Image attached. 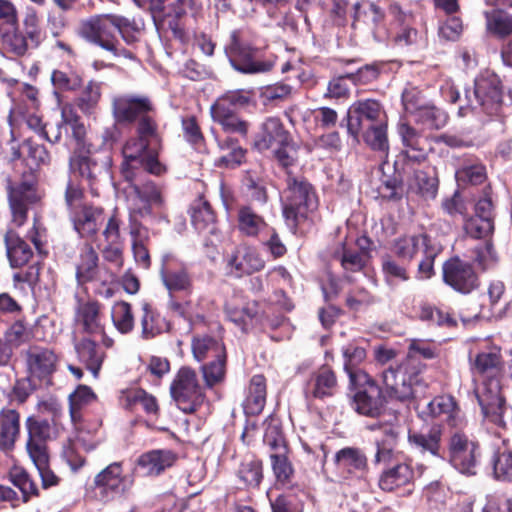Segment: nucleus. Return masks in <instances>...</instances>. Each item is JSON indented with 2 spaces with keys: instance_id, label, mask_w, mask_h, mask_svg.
<instances>
[{
  "instance_id": "1",
  "label": "nucleus",
  "mask_w": 512,
  "mask_h": 512,
  "mask_svg": "<svg viewBox=\"0 0 512 512\" xmlns=\"http://www.w3.org/2000/svg\"><path fill=\"white\" fill-rule=\"evenodd\" d=\"M470 371L475 384V394L483 414L501 416L504 399L501 391V377L504 364L500 350L492 348L470 357Z\"/></svg>"
},
{
  "instance_id": "2",
  "label": "nucleus",
  "mask_w": 512,
  "mask_h": 512,
  "mask_svg": "<svg viewBox=\"0 0 512 512\" xmlns=\"http://www.w3.org/2000/svg\"><path fill=\"white\" fill-rule=\"evenodd\" d=\"M254 144L261 152L271 150L283 167L291 166L297 158V150L290 133L276 117H269L261 124Z\"/></svg>"
},
{
  "instance_id": "3",
  "label": "nucleus",
  "mask_w": 512,
  "mask_h": 512,
  "mask_svg": "<svg viewBox=\"0 0 512 512\" xmlns=\"http://www.w3.org/2000/svg\"><path fill=\"white\" fill-rule=\"evenodd\" d=\"M420 372L419 365L402 359L382 372V389L391 400H410L414 397V386L419 382Z\"/></svg>"
},
{
  "instance_id": "4",
  "label": "nucleus",
  "mask_w": 512,
  "mask_h": 512,
  "mask_svg": "<svg viewBox=\"0 0 512 512\" xmlns=\"http://www.w3.org/2000/svg\"><path fill=\"white\" fill-rule=\"evenodd\" d=\"M481 460V448L477 441L461 431L453 432L448 440V461L459 473L466 476L477 474Z\"/></svg>"
},
{
  "instance_id": "5",
  "label": "nucleus",
  "mask_w": 512,
  "mask_h": 512,
  "mask_svg": "<svg viewBox=\"0 0 512 512\" xmlns=\"http://www.w3.org/2000/svg\"><path fill=\"white\" fill-rule=\"evenodd\" d=\"M170 394L178 408L185 413H193L203 403L204 392L196 372L182 367L170 385Z\"/></svg>"
},
{
  "instance_id": "6",
  "label": "nucleus",
  "mask_w": 512,
  "mask_h": 512,
  "mask_svg": "<svg viewBox=\"0 0 512 512\" xmlns=\"http://www.w3.org/2000/svg\"><path fill=\"white\" fill-rule=\"evenodd\" d=\"M158 149L147 141L138 137L129 139L123 149L122 154L124 162L122 172L126 178H129V169L144 167L152 174L159 175L164 170L158 161Z\"/></svg>"
},
{
  "instance_id": "7",
  "label": "nucleus",
  "mask_w": 512,
  "mask_h": 512,
  "mask_svg": "<svg viewBox=\"0 0 512 512\" xmlns=\"http://www.w3.org/2000/svg\"><path fill=\"white\" fill-rule=\"evenodd\" d=\"M225 53L231 66L244 74L265 73L275 64L274 58L258 59L249 46L240 42L237 31L230 34V43L225 47Z\"/></svg>"
},
{
  "instance_id": "8",
  "label": "nucleus",
  "mask_w": 512,
  "mask_h": 512,
  "mask_svg": "<svg viewBox=\"0 0 512 512\" xmlns=\"http://www.w3.org/2000/svg\"><path fill=\"white\" fill-rule=\"evenodd\" d=\"M115 15H97L82 22L80 27L81 35L88 41L93 42L103 49L112 52L115 56L123 55L130 58L131 53L117 49L115 36Z\"/></svg>"
},
{
  "instance_id": "9",
  "label": "nucleus",
  "mask_w": 512,
  "mask_h": 512,
  "mask_svg": "<svg viewBox=\"0 0 512 512\" xmlns=\"http://www.w3.org/2000/svg\"><path fill=\"white\" fill-rule=\"evenodd\" d=\"M26 442L25 449L29 458H35L40 465L48 451V441L56 434L55 426L47 419L29 416L25 420Z\"/></svg>"
},
{
  "instance_id": "10",
  "label": "nucleus",
  "mask_w": 512,
  "mask_h": 512,
  "mask_svg": "<svg viewBox=\"0 0 512 512\" xmlns=\"http://www.w3.org/2000/svg\"><path fill=\"white\" fill-rule=\"evenodd\" d=\"M132 480L123 474L122 462H113L96 474L95 496L104 503L124 495L131 487Z\"/></svg>"
},
{
  "instance_id": "11",
  "label": "nucleus",
  "mask_w": 512,
  "mask_h": 512,
  "mask_svg": "<svg viewBox=\"0 0 512 512\" xmlns=\"http://www.w3.org/2000/svg\"><path fill=\"white\" fill-rule=\"evenodd\" d=\"M386 121L381 104L373 99L354 102L347 113V131L356 143L363 128Z\"/></svg>"
},
{
  "instance_id": "12",
  "label": "nucleus",
  "mask_w": 512,
  "mask_h": 512,
  "mask_svg": "<svg viewBox=\"0 0 512 512\" xmlns=\"http://www.w3.org/2000/svg\"><path fill=\"white\" fill-rule=\"evenodd\" d=\"M265 261L257 250L251 246L240 244L224 257V270L227 276L240 279L261 271Z\"/></svg>"
},
{
  "instance_id": "13",
  "label": "nucleus",
  "mask_w": 512,
  "mask_h": 512,
  "mask_svg": "<svg viewBox=\"0 0 512 512\" xmlns=\"http://www.w3.org/2000/svg\"><path fill=\"white\" fill-rule=\"evenodd\" d=\"M442 273L444 283L456 292L469 294L479 286V279L473 266L458 257L445 261Z\"/></svg>"
},
{
  "instance_id": "14",
  "label": "nucleus",
  "mask_w": 512,
  "mask_h": 512,
  "mask_svg": "<svg viewBox=\"0 0 512 512\" xmlns=\"http://www.w3.org/2000/svg\"><path fill=\"white\" fill-rule=\"evenodd\" d=\"M82 194H66V202L71 207V220L80 237H92L99 230L103 209L88 204H75Z\"/></svg>"
},
{
  "instance_id": "15",
  "label": "nucleus",
  "mask_w": 512,
  "mask_h": 512,
  "mask_svg": "<svg viewBox=\"0 0 512 512\" xmlns=\"http://www.w3.org/2000/svg\"><path fill=\"white\" fill-rule=\"evenodd\" d=\"M112 115L117 123H133L143 115L152 113L154 105L149 97L121 94L112 98Z\"/></svg>"
},
{
  "instance_id": "16",
  "label": "nucleus",
  "mask_w": 512,
  "mask_h": 512,
  "mask_svg": "<svg viewBox=\"0 0 512 512\" xmlns=\"http://www.w3.org/2000/svg\"><path fill=\"white\" fill-rule=\"evenodd\" d=\"M474 96L486 113H496L502 101V87L499 77L489 71L480 74L475 79Z\"/></svg>"
},
{
  "instance_id": "17",
  "label": "nucleus",
  "mask_w": 512,
  "mask_h": 512,
  "mask_svg": "<svg viewBox=\"0 0 512 512\" xmlns=\"http://www.w3.org/2000/svg\"><path fill=\"white\" fill-rule=\"evenodd\" d=\"M334 463L344 479L362 478L368 471V460L363 450L344 447L334 455Z\"/></svg>"
},
{
  "instance_id": "18",
  "label": "nucleus",
  "mask_w": 512,
  "mask_h": 512,
  "mask_svg": "<svg viewBox=\"0 0 512 512\" xmlns=\"http://www.w3.org/2000/svg\"><path fill=\"white\" fill-rule=\"evenodd\" d=\"M388 396L378 385H370L359 389L353 396L352 408L361 415L368 417L379 416L387 402Z\"/></svg>"
},
{
  "instance_id": "19",
  "label": "nucleus",
  "mask_w": 512,
  "mask_h": 512,
  "mask_svg": "<svg viewBox=\"0 0 512 512\" xmlns=\"http://www.w3.org/2000/svg\"><path fill=\"white\" fill-rule=\"evenodd\" d=\"M26 363L30 377L41 380L55 371L57 356L52 349L35 345L26 351Z\"/></svg>"
},
{
  "instance_id": "20",
  "label": "nucleus",
  "mask_w": 512,
  "mask_h": 512,
  "mask_svg": "<svg viewBox=\"0 0 512 512\" xmlns=\"http://www.w3.org/2000/svg\"><path fill=\"white\" fill-rule=\"evenodd\" d=\"M74 321L82 333L87 335L104 333L101 305L97 301L79 302L75 310Z\"/></svg>"
},
{
  "instance_id": "21",
  "label": "nucleus",
  "mask_w": 512,
  "mask_h": 512,
  "mask_svg": "<svg viewBox=\"0 0 512 512\" xmlns=\"http://www.w3.org/2000/svg\"><path fill=\"white\" fill-rule=\"evenodd\" d=\"M161 280L170 292H185L190 294L193 289V279L187 266L180 264L172 267L169 262V256L163 258V265L160 270Z\"/></svg>"
},
{
  "instance_id": "22",
  "label": "nucleus",
  "mask_w": 512,
  "mask_h": 512,
  "mask_svg": "<svg viewBox=\"0 0 512 512\" xmlns=\"http://www.w3.org/2000/svg\"><path fill=\"white\" fill-rule=\"evenodd\" d=\"M21 433V415L13 408L0 410V450L8 453L14 450Z\"/></svg>"
},
{
  "instance_id": "23",
  "label": "nucleus",
  "mask_w": 512,
  "mask_h": 512,
  "mask_svg": "<svg viewBox=\"0 0 512 512\" xmlns=\"http://www.w3.org/2000/svg\"><path fill=\"white\" fill-rule=\"evenodd\" d=\"M176 461V455L171 450H151L140 455L137 468L144 476H158Z\"/></svg>"
},
{
  "instance_id": "24",
  "label": "nucleus",
  "mask_w": 512,
  "mask_h": 512,
  "mask_svg": "<svg viewBox=\"0 0 512 512\" xmlns=\"http://www.w3.org/2000/svg\"><path fill=\"white\" fill-rule=\"evenodd\" d=\"M283 202V216L288 226L296 227L300 218L317 207L316 194H292Z\"/></svg>"
},
{
  "instance_id": "25",
  "label": "nucleus",
  "mask_w": 512,
  "mask_h": 512,
  "mask_svg": "<svg viewBox=\"0 0 512 512\" xmlns=\"http://www.w3.org/2000/svg\"><path fill=\"white\" fill-rule=\"evenodd\" d=\"M428 409L434 418H440L451 427L458 428L464 423V417L456 402L450 395L435 397L429 404Z\"/></svg>"
},
{
  "instance_id": "26",
  "label": "nucleus",
  "mask_w": 512,
  "mask_h": 512,
  "mask_svg": "<svg viewBox=\"0 0 512 512\" xmlns=\"http://www.w3.org/2000/svg\"><path fill=\"white\" fill-rule=\"evenodd\" d=\"M398 134L404 147L403 153L408 159L420 162L426 158L425 140L414 127L401 121L398 124Z\"/></svg>"
},
{
  "instance_id": "27",
  "label": "nucleus",
  "mask_w": 512,
  "mask_h": 512,
  "mask_svg": "<svg viewBox=\"0 0 512 512\" xmlns=\"http://www.w3.org/2000/svg\"><path fill=\"white\" fill-rule=\"evenodd\" d=\"M74 349L81 363L85 365L94 378H98L105 353L95 341L88 337H83L74 342Z\"/></svg>"
},
{
  "instance_id": "28",
  "label": "nucleus",
  "mask_w": 512,
  "mask_h": 512,
  "mask_svg": "<svg viewBox=\"0 0 512 512\" xmlns=\"http://www.w3.org/2000/svg\"><path fill=\"white\" fill-rule=\"evenodd\" d=\"M409 444L420 453H429L434 457H442V428L433 425L428 432H409Z\"/></svg>"
},
{
  "instance_id": "29",
  "label": "nucleus",
  "mask_w": 512,
  "mask_h": 512,
  "mask_svg": "<svg viewBox=\"0 0 512 512\" xmlns=\"http://www.w3.org/2000/svg\"><path fill=\"white\" fill-rule=\"evenodd\" d=\"M337 378L332 369L322 366L307 382L306 394L317 399L331 397L337 390Z\"/></svg>"
},
{
  "instance_id": "30",
  "label": "nucleus",
  "mask_w": 512,
  "mask_h": 512,
  "mask_svg": "<svg viewBox=\"0 0 512 512\" xmlns=\"http://www.w3.org/2000/svg\"><path fill=\"white\" fill-rule=\"evenodd\" d=\"M429 244L425 234L402 236L392 242L391 252L398 260L410 264L417 253L424 251Z\"/></svg>"
},
{
  "instance_id": "31",
  "label": "nucleus",
  "mask_w": 512,
  "mask_h": 512,
  "mask_svg": "<svg viewBox=\"0 0 512 512\" xmlns=\"http://www.w3.org/2000/svg\"><path fill=\"white\" fill-rule=\"evenodd\" d=\"M4 242L11 267H22L32 258L33 251L31 247L15 231L8 230L5 233Z\"/></svg>"
},
{
  "instance_id": "32",
  "label": "nucleus",
  "mask_w": 512,
  "mask_h": 512,
  "mask_svg": "<svg viewBox=\"0 0 512 512\" xmlns=\"http://www.w3.org/2000/svg\"><path fill=\"white\" fill-rule=\"evenodd\" d=\"M266 403V380L263 375H254L249 383L247 396L243 402L246 415L255 416L262 412Z\"/></svg>"
},
{
  "instance_id": "33",
  "label": "nucleus",
  "mask_w": 512,
  "mask_h": 512,
  "mask_svg": "<svg viewBox=\"0 0 512 512\" xmlns=\"http://www.w3.org/2000/svg\"><path fill=\"white\" fill-rule=\"evenodd\" d=\"M120 403L126 410L137 412L141 408L149 415H156L159 409L156 398L142 389H132L123 392Z\"/></svg>"
},
{
  "instance_id": "34",
  "label": "nucleus",
  "mask_w": 512,
  "mask_h": 512,
  "mask_svg": "<svg viewBox=\"0 0 512 512\" xmlns=\"http://www.w3.org/2000/svg\"><path fill=\"white\" fill-rule=\"evenodd\" d=\"M225 313L230 321L244 327L256 316V304L246 301L241 295L235 294L226 301Z\"/></svg>"
},
{
  "instance_id": "35",
  "label": "nucleus",
  "mask_w": 512,
  "mask_h": 512,
  "mask_svg": "<svg viewBox=\"0 0 512 512\" xmlns=\"http://www.w3.org/2000/svg\"><path fill=\"white\" fill-rule=\"evenodd\" d=\"M414 479V472L410 464L399 463L385 470L379 479V486L384 491L395 489L410 484Z\"/></svg>"
},
{
  "instance_id": "36",
  "label": "nucleus",
  "mask_w": 512,
  "mask_h": 512,
  "mask_svg": "<svg viewBox=\"0 0 512 512\" xmlns=\"http://www.w3.org/2000/svg\"><path fill=\"white\" fill-rule=\"evenodd\" d=\"M210 112L212 119L219 123L225 132L246 137L249 125L237 116L236 111L229 110L223 105H212Z\"/></svg>"
},
{
  "instance_id": "37",
  "label": "nucleus",
  "mask_w": 512,
  "mask_h": 512,
  "mask_svg": "<svg viewBox=\"0 0 512 512\" xmlns=\"http://www.w3.org/2000/svg\"><path fill=\"white\" fill-rule=\"evenodd\" d=\"M192 353L198 362L216 357L223 358L226 349L223 343L208 335L194 336L191 343Z\"/></svg>"
},
{
  "instance_id": "38",
  "label": "nucleus",
  "mask_w": 512,
  "mask_h": 512,
  "mask_svg": "<svg viewBox=\"0 0 512 512\" xmlns=\"http://www.w3.org/2000/svg\"><path fill=\"white\" fill-rule=\"evenodd\" d=\"M191 221L193 226L199 232L207 231L213 233L215 215L208 200L203 194H200L192 203L190 208Z\"/></svg>"
},
{
  "instance_id": "39",
  "label": "nucleus",
  "mask_w": 512,
  "mask_h": 512,
  "mask_svg": "<svg viewBox=\"0 0 512 512\" xmlns=\"http://www.w3.org/2000/svg\"><path fill=\"white\" fill-rule=\"evenodd\" d=\"M98 254L91 245H86L80 254L76 268V278L79 284L100 280Z\"/></svg>"
},
{
  "instance_id": "40",
  "label": "nucleus",
  "mask_w": 512,
  "mask_h": 512,
  "mask_svg": "<svg viewBox=\"0 0 512 512\" xmlns=\"http://www.w3.org/2000/svg\"><path fill=\"white\" fill-rule=\"evenodd\" d=\"M132 239V252L134 260L143 269H148L151 265L148 242L150 239L149 231L141 224H135L130 231Z\"/></svg>"
},
{
  "instance_id": "41",
  "label": "nucleus",
  "mask_w": 512,
  "mask_h": 512,
  "mask_svg": "<svg viewBox=\"0 0 512 512\" xmlns=\"http://www.w3.org/2000/svg\"><path fill=\"white\" fill-rule=\"evenodd\" d=\"M408 263L396 259L392 254L381 256V270L384 280L388 285H396L400 282H406L410 279L408 272Z\"/></svg>"
},
{
  "instance_id": "42",
  "label": "nucleus",
  "mask_w": 512,
  "mask_h": 512,
  "mask_svg": "<svg viewBox=\"0 0 512 512\" xmlns=\"http://www.w3.org/2000/svg\"><path fill=\"white\" fill-rule=\"evenodd\" d=\"M237 477L246 488H257L263 480L262 462L253 456L245 457L239 465Z\"/></svg>"
},
{
  "instance_id": "43",
  "label": "nucleus",
  "mask_w": 512,
  "mask_h": 512,
  "mask_svg": "<svg viewBox=\"0 0 512 512\" xmlns=\"http://www.w3.org/2000/svg\"><path fill=\"white\" fill-rule=\"evenodd\" d=\"M140 324L141 336L146 340L156 337L165 330L164 319L148 303L142 305Z\"/></svg>"
},
{
  "instance_id": "44",
  "label": "nucleus",
  "mask_w": 512,
  "mask_h": 512,
  "mask_svg": "<svg viewBox=\"0 0 512 512\" xmlns=\"http://www.w3.org/2000/svg\"><path fill=\"white\" fill-rule=\"evenodd\" d=\"M95 152L96 148L93 145H89L85 150L75 151L74 155L70 158L71 169L77 170L83 181L88 184L91 183L96 168V162L91 158V155Z\"/></svg>"
},
{
  "instance_id": "45",
  "label": "nucleus",
  "mask_w": 512,
  "mask_h": 512,
  "mask_svg": "<svg viewBox=\"0 0 512 512\" xmlns=\"http://www.w3.org/2000/svg\"><path fill=\"white\" fill-rule=\"evenodd\" d=\"M487 31L495 37L504 38L512 33V14L501 9L485 12Z\"/></svg>"
},
{
  "instance_id": "46",
  "label": "nucleus",
  "mask_w": 512,
  "mask_h": 512,
  "mask_svg": "<svg viewBox=\"0 0 512 512\" xmlns=\"http://www.w3.org/2000/svg\"><path fill=\"white\" fill-rule=\"evenodd\" d=\"M490 464L494 478L499 481L512 480V452L506 448H498L491 456Z\"/></svg>"
},
{
  "instance_id": "47",
  "label": "nucleus",
  "mask_w": 512,
  "mask_h": 512,
  "mask_svg": "<svg viewBox=\"0 0 512 512\" xmlns=\"http://www.w3.org/2000/svg\"><path fill=\"white\" fill-rule=\"evenodd\" d=\"M364 142L373 150L386 153L389 149L387 137V121L363 128L361 131Z\"/></svg>"
},
{
  "instance_id": "48",
  "label": "nucleus",
  "mask_w": 512,
  "mask_h": 512,
  "mask_svg": "<svg viewBox=\"0 0 512 512\" xmlns=\"http://www.w3.org/2000/svg\"><path fill=\"white\" fill-rule=\"evenodd\" d=\"M102 96V83L89 81L77 98L79 109L87 115L92 114Z\"/></svg>"
},
{
  "instance_id": "49",
  "label": "nucleus",
  "mask_w": 512,
  "mask_h": 512,
  "mask_svg": "<svg viewBox=\"0 0 512 512\" xmlns=\"http://www.w3.org/2000/svg\"><path fill=\"white\" fill-rule=\"evenodd\" d=\"M111 318L115 328L121 334H128L134 328V315L128 302L120 301L113 305Z\"/></svg>"
},
{
  "instance_id": "50",
  "label": "nucleus",
  "mask_w": 512,
  "mask_h": 512,
  "mask_svg": "<svg viewBox=\"0 0 512 512\" xmlns=\"http://www.w3.org/2000/svg\"><path fill=\"white\" fill-rule=\"evenodd\" d=\"M36 194H9V205L13 222L21 226L27 219V212L31 204L38 201Z\"/></svg>"
},
{
  "instance_id": "51",
  "label": "nucleus",
  "mask_w": 512,
  "mask_h": 512,
  "mask_svg": "<svg viewBox=\"0 0 512 512\" xmlns=\"http://www.w3.org/2000/svg\"><path fill=\"white\" fill-rule=\"evenodd\" d=\"M414 117L417 123L430 129H440L447 123L446 113L434 105H423Z\"/></svg>"
},
{
  "instance_id": "52",
  "label": "nucleus",
  "mask_w": 512,
  "mask_h": 512,
  "mask_svg": "<svg viewBox=\"0 0 512 512\" xmlns=\"http://www.w3.org/2000/svg\"><path fill=\"white\" fill-rule=\"evenodd\" d=\"M202 10L201 4L197 0H172L167 6L161 17H172L176 20L184 16L198 17Z\"/></svg>"
},
{
  "instance_id": "53",
  "label": "nucleus",
  "mask_w": 512,
  "mask_h": 512,
  "mask_svg": "<svg viewBox=\"0 0 512 512\" xmlns=\"http://www.w3.org/2000/svg\"><path fill=\"white\" fill-rule=\"evenodd\" d=\"M10 481L22 493L23 502H28L31 496L38 494V488L28 472L22 467H13L9 472Z\"/></svg>"
},
{
  "instance_id": "54",
  "label": "nucleus",
  "mask_w": 512,
  "mask_h": 512,
  "mask_svg": "<svg viewBox=\"0 0 512 512\" xmlns=\"http://www.w3.org/2000/svg\"><path fill=\"white\" fill-rule=\"evenodd\" d=\"M51 82L56 90L75 91L81 87L82 78L70 68L56 69L51 74Z\"/></svg>"
},
{
  "instance_id": "55",
  "label": "nucleus",
  "mask_w": 512,
  "mask_h": 512,
  "mask_svg": "<svg viewBox=\"0 0 512 512\" xmlns=\"http://www.w3.org/2000/svg\"><path fill=\"white\" fill-rule=\"evenodd\" d=\"M218 146L221 150H230L227 155H223L218 159V165L236 167L244 161L246 150L240 147L235 139L227 137L223 140H218Z\"/></svg>"
},
{
  "instance_id": "56",
  "label": "nucleus",
  "mask_w": 512,
  "mask_h": 512,
  "mask_svg": "<svg viewBox=\"0 0 512 512\" xmlns=\"http://www.w3.org/2000/svg\"><path fill=\"white\" fill-rule=\"evenodd\" d=\"M201 371L207 387L211 388L224 381L226 375V353L202 365Z\"/></svg>"
},
{
  "instance_id": "57",
  "label": "nucleus",
  "mask_w": 512,
  "mask_h": 512,
  "mask_svg": "<svg viewBox=\"0 0 512 512\" xmlns=\"http://www.w3.org/2000/svg\"><path fill=\"white\" fill-rule=\"evenodd\" d=\"M150 114H145L138 119L137 137L159 148L161 138L158 133V125Z\"/></svg>"
},
{
  "instance_id": "58",
  "label": "nucleus",
  "mask_w": 512,
  "mask_h": 512,
  "mask_svg": "<svg viewBox=\"0 0 512 512\" xmlns=\"http://www.w3.org/2000/svg\"><path fill=\"white\" fill-rule=\"evenodd\" d=\"M458 185L465 189L467 185L481 184L486 180V169L480 165L466 166L456 171Z\"/></svg>"
},
{
  "instance_id": "59",
  "label": "nucleus",
  "mask_w": 512,
  "mask_h": 512,
  "mask_svg": "<svg viewBox=\"0 0 512 512\" xmlns=\"http://www.w3.org/2000/svg\"><path fill=\"white\" fill-rule=\"evenodd\" d=\"M239 229L248 236H255L265 227L263 219L249 207H243L238 215Z\"/></svg>"
},
{
  "instance_id": "60",
  "label": "nucleus",
  "mask_w": 512,
  "mask_h": 512,
  "mask_svg": "<svg viewBox=\"0 0 512 512\" xmlns=\"http://www.w3.org/2000/svg\"><path fill=\"white\" fill-rule=\"evenodd\" d=\"M96 395L92 391V389L86 385H79L77 389L70 394L69 402H70V415L73 421L79 417L80 409L95 401Z\"/></svg>"
},
{
  "instance_id": "61",
  "label": "nucleus",
  "mask_w": 512,
  "mask_h": 512,
  "mask_svg": "<svg viewBox=\"0 0 512 512\" xmlns=\"http://www.w3.org/2000/svg\"><path fill=\"white\" fill-rule=\"evenodd\" d=\"M32 337L31 331L24 324L23 321H15L5 332V343L11 348H18L19 346L30 341Z\"/></svg>"
},
{
  "instance_id": "62",
  "label": "nucleus",
  "mask_w": 512,
  "mask_h": 512,
  "mask_svg": "<svg viewBox=\"0 0 512 512\" xmlns=\"http://www.w3.org/2000/svg\"><path fill=\"white\" fill-rule=\"evenodd\" d=\"M474 254V262L483 272L494 269L498 264L497 253L490 242L477 246Z\"/></svg>"
},
{
  "instance_id": "63",
  "label": "nucleus",
  "mask_w": 512,
  "mask_h": 512,
  "mask_svg": "<svg viewBox=\"0 0 512 512\" xmlns=\"http://www.w3.org/2000/svg\"><path fill=\"white\" fill-rule=\"evenodd\" d=\"M436 356L432 345L424 340L412 339L408 346L407 356L403 360H410L414 365H420L419 358L432 359Z\"/></svg>"
},
{
  "instance_id": "64",
  "label": "nucleus",
  "mask_w": 512,
  "mask_h": 512,
  "mask_svg": "<svg viewBox=\"0 0 512 512\" xmlns=\"http://www.w3.org/2000/svg\"><path fill=\"white\" fill-rule=\"evenodd\" d=\"M494 224L488 218L470 217L464 222V230L474 239H480L493 232Z\"/></svg>"
}]
</instances>
